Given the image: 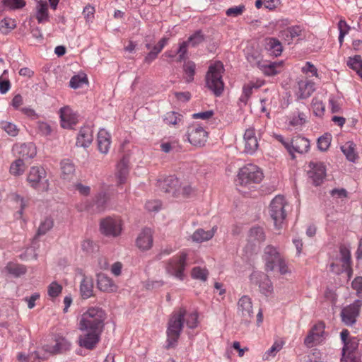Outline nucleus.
<instances>
[{
    "mask_svg": "<svg viewBox=\"0 0 362 362\" xmlns=\"http://www.w3.org/2000/svg\"><path fill=\"white\" fill-rule=\"evenodd\" d=\"M105 311L96 306L83 310L78 318V329L84 332L78 338V344L87 349H93L99 342L105 326Z\"/></svg>",
    "mask_w": 362,
    "mask_h": 362,
    "instance_id": "nucleus-1",
    "label": "nucleus"
},
{
    "mask_svg": "<svg viewBox=\"0 0 362 362\" xmlns=\"http://www.w3.org/2000/svg\"><path fill=\"white\" fill-rule=\"evenodd\" d=\"M186 315L185 308H180L174 312L169 320L167 328V346L173 347L177 343L183 327L184 316Z\"/></svg>",
    "mask_w": 362,
    "mask_h": 362,
    "instance_id": "nucleus-2",
    "label": "nucleus"
},
{
    "mask_svg": "<svg viewBox=\"0 0 362 362\" xmlns=\"http://www.w3.org/2000/svg\"><path fill=\"white\" fill-rule=\"evenodd\" d=\"M264 178L262 170L257 165L248 163L240 168L237 175V182L245 187L259 183Z\"/></svg>",
    "mask_w": 362,
    "mask_h": 362,
    "instance_id": "nucleus-3",
    "label": "nucleus"
},
{
    "mask_svg": "<svg viewBox=\"0 0 362 362\" xmlns=\"http://www.w3.org/2000/svg\"><path fill=\"white\" fill-rule=\"evenodd\" d=\"M223 71V64L221 62H216L209 66L206 74V86L216 95H221L223 90L224 85L222 80Z\"/></svg>",
    "mask_w": 362,
    "mask_h": 362,
    "instance_id": "nucleus-4",
    "label": "nucleus"
},
{
    "mask_svg": "<svg viewBox=\"0 0 362 362\" xmlns=\"http://www.w3.org/2000/svg\"><path fill=\"white\" fill-rule=\"evenodd\" d=\"M187 258V254L185 252H181L170 258L165 264L166 273L180 281H183L185 278Z\"/></svg>",
    "mask_w": 362,
    "mask_h": 362,
    "instance_id": "nucleus-5",
    "label": "nucleus"
},
{
    "mask_svg": "<svg viewBox=\"0 0 362 362\" xmlns=\"http://www.w3.org/2000/svg\"><path fill=\"white\" fill-rule=\"evenodd\" d=\"M29 185L38 192H45L49 189L47 173L42 167H31L27 176Z\"/></svg>",
    "mask_w": 362,
    "mask_h": 362,
    "instance_id": "nucleus-6",
    "label": "nucleus"
},
{
    "mask_svg": "<svg viewBox=\"0 0 362 362\" xmlns=\"http://www.w3.org/2000/svg\"><path fill=\"white\" fill-rule=\"evenodd\" d=\"M288 203L284 196L277 195L271 202L269 214L274 221L276 228H280L286 217Z\"/></svg>",
    "mask_w": 362,
    "mask_h": 362,
    "instance_id": "nucleus-7",
    "label": "nucleus"
},
{
    "mask_svg": "<svg viewBox=\"0 0 362 362\" xmlns=\"http://www.w3.org/2000/svg\"><path fill=\"white\" fill-rule=\"evenodd\" d=\"M350 251L345 247H340L339 257L330 265L332 272L335 274H340L345 272L349 279L351 278L353 271L351 268Z\"/></svg>",
    "mask_w": 362,
    "mask_h": 362,
    "instance_id": "nucleus-8",
    "label": "nucleus"
},
{
    "mask_svg": "<svg viewBox=\"0 0 362 362\" xmlns=\"http://www.w3.org/2000/svg\"><path fill=\"white\" fill-rule=\"evenodd\" d=\"M177 33L176 30V25H174L166 31V35L163 36L156 45L151 46L150 44H146V47L150 49V52L146 55L144 58V62L147 64L151 63L154 61L158 54L163 50V49L168 45L170 37L175 35Z\"/></svg>",
    "mask_w": 362,
    "mask_h": 362,
    "instance_id": "nucleus-9",
    "label": "nucleus"
},
{
    "mask_svg": "<svg viewBox=\"0 0 362 362\" xmlns=\"http://www.w3.org/2000/svg\"><path fill=\"white\" fill-rule=\"evenodd\" d=\"M122 221L118 218L107 217L101 220L100 223L101 233L107 237H119L122 234Z\"/></svg>",
    "mask_w": 362,
    "mask_h": 362,
    "instance_id": "nucleus-10",
    "label": "nucleus"
},
{
    "mask_svg": "<svg viewBox=\"0 0 362 362\" xmlns=\"http://www.w3.org/2000/svg\"><path fill=\"white\" fill-rule=\"evenodd\" d=\"M187 136L188 141L193 146L197 147L204 146L208 139V133L198 124H192L189 126L187 131Z\"/></svg>",
    "mask_w": 362,
    "mask_h": 362,
    "instance_id": "nucleus-11",
    "label": "nucleus"
},
{
    "mask_svg": "<svg viewBox=\"0 0 362 362\" xmlns=\"http://www.w3.org/2000/svg\"><path fill=\"white\" fill-rule=\"evenodd\" d=\"M237 313L241 317L242 322L248 325L253 318V306L252 299L247 296H243L237 304Z\"/></svg>",
    "mask_w": 362,
    "mask_h": 362,
    "instance_id": "nucleus-12",
    "label": "nucleus"
},
{
    "mask_svg": "<svg viewBox=\"0 0 362 362\" xmlns=\"http://www.w3.org/2000/svg\"><path fill=\"white\" fill-rule=\"evenodd\" d=\"M308 168V176L312 183L315 186L321 185L326 176L325 165L321 162L312 161Z\"/></svg>",
    "mask_w": 362,
    "mask_h": 362,
    "instance_id": "nucleus-13",
    "label": "nucleus"
},
{
    "mask_svg": "<svg viewBox=\"0 0 362 362\" xmlns=\"http://www.w3.org/2000/svg\"><path fill=\"white\" fill-rule=\"evenodd\" d=\"M361 305L362 301L356 300L354 303L345 307L341 310V320L346 325L351 326L356 322Z\"/></svg>",
    "mask_w": 362,
    "mask_h": 362,
    "instance_id": "nucleus-14",
    "label": "nucleus"
},
{
    "mask_svg": "<svg viewBox=\"0 0 362 362\" xmlns=\"http://www.w3.org/2000/svg\"><path fill=\"white\" fill-rule=\"evenodd\" d=\"M60 124L62 128L71 129L78 122V115L72 108L68 105L60 108L59 111Z\"/></svg>",
    "mask_w": 362,
    "mask_h": 362,
    "instance_id": "nucleus-15",
    "label": "nucleus"
},
{
    "mask_svg": "<svg viewBox=\"0 0 362 362\" xmlns=\"http://www.w3.org/2000/svg\"><path fill=\"white\" fill-rule=\"evenodd\" d=\"M250 280L258 284L260 291L266 296H270L273 292V286L269 276L259 272H254L250 275Z\"/></svg>",
    "mask_w": 362,
    "mask_h": 362,
    "instance_id": "nucleus-16",
    "label": "nucleus"
},
{
    "mask_svg": "<svg viewBox=\"0 0 362 362\" xmlns=\"http://www.w3.org/2000/svg\"><path fill=\"white\" fill-rule=\"evenodd\" d=\"M12 151L15 156L23 159V160L33 158L37 154L36 147L35 144L31 142L16 144L13 146Z\"/></svg>",
    "mask_w": 362,
    "mask_h": 362,
    "instance_id": "nucleus-17",
    "label": "nucleus"
},
{
    "mask_svg": "<svg viewBox=\"0 0 362 362\" xmlns=\"http://www.w3.org/2000/svg\"><path fill=\"white\" fill-rule=\"evenodd\" d=\"M315 90V83L307 78L300 79L298 81L294 88V93L298 100L306 99L313 94Z\"/></svg>",
    "mask_w": 362,
    "mask_h": 362,
    "instance_id": "nucleus-18",
    "label": "nucleus"
},
{
    "mask_svg": "<svg viewBox=\"0 0 362 362\" xmlns=\"http://www.w3.org/2000/svg\"><path fill=\"white\" fill-rule=\"evenodd\" d=\"M157 186L161 191L166 193H171L175 197H177V193L180 192L179 189H177L179 180L175 176H168L163 179H159L157 182Z\"/></svg>",
    "mask_w": 362,
    "mask_h": 362,
    "instance_id": "nucleus-19",
    "label": "nucleus"
},
{
    "mask_svg": "<svg viewBox=\"0 0 362 362\" xmlns=\"http://www.w3.org/2000/svg\"><path fill=\"white\" fill-rule=\"evenodd\" d=\"M281 258V255L276 247L272 245H267L265 247L264 259L265 260L267 270L273 271L276 267V262L279 261Z\"/></svg>",
    "mask_w": 362,
    "mask_h": 362,
    "instance_id": "nucleus-20",
    "label": "nucleus"
},
{
    "mask_svg": "<svg viewBox=\"0 0 362 362\" xmlns=\"http://www.w3.org/2000/svg\"><path fill=\"white\" fill-rule=\"evenodd\" d=\"M153 232L151 228L143 229L136 240V245L141 250H148L153 245Z\"/></svg>",
    "mask_w": 362,
    "mask_h": 362,
    "instance_id": "nucleus-21",
    "label": "nucleus"
},
{
    "mask_svg": "<svg viewBox=\"0 0 362 362\" xmlns=\"http://www.w3.org/2000/svg\"><path fill=\"white\" fill-rule=\"evenodd\" d=\"M93 141V129L90 126H83L76 137V146L87 148Z\"/></svg>",
    "mask_w": 362,
    "mask_h": 362,
    "instance_id": "nucleus-22",
    "label": "nucleus"
},
{
    "mask_svg": "<svg viewBox=\"0 0 362 362\" xmlns=\"http://www.w3.org/2000/svg\"><path fill=\"white\" fill-rule=\"evenodd\" d=\"M245 151L247 153H254L258 148V141L255 129L250 127L246 129L244 136Z\"/></svg>",
    "mask_w": 362,
    "mask_h": 362,
    "instance_id": "nucleus-23",
    "label": "nucleus"
},
{
    "mask_svg": "<svg viewBox=\"0 0 362 362\" xmlns=\"http://www.w3.org/2000/svg\"><path fill=\"white\" fill-rule=\"evenodd\" d=\"M284 67V62H269L264 60L258 67L262 72L269 76H275L281 72Z\"/></svg>",
    "mask_w": 362,
    "mask_h": 362,
    "instance_id": "nucleus-24",
    "label": "nucleus"
},
{
    "mask_svg": "<svg viewBox=\"0 0 362 362\" xmlns=\"http://www.w3.org/2000/svg\"><path fill=\"white\" fill-rule=\"evenodd\" d=\"M264 48L269 55L274 57L280 56L283 51V47L280 41L274 37L264 39Z\"/></svg>",
    "mask_w": 362,
    "mask_h": 362,
    "instance_id": "nucleus-25",
    "label": "nucleus"
},
{
    "mask_svg": "<svg viewBox=\"0 0 362 362\" xmlns=\"http://www.w3.org/2000/svg\"><path fill=\"white\" fill-rule=\"evenodd\" d=\"M97 142L100 152L104 154L107 153L111 145V136L105 129H100L99 130Z\"/></svg>",
    "mask_w": 362,
    "mask_h": 362,
    "instance_id": "nucleus-26",
    "label": "nucleus"
},
{
    "mask_svg": "<svg viewBox=\"0 0 362 362\" xmlns=\"http://www.w3.org/2000/svg\"><path fill=\"white\" fill-rule=\"evenodd\" d=\"M48 354L46 349H40L28 355L21 353L18 355V359L21 362H40L47 358Z\"/></svg>",
    "mask_w": 362,
    "mask_h": 362,
    "instance_id": "nucleus-27",
    "label": "nucleus"
},
{
    "mask_svg": "<svg viewBox=\"0 0 362 362\" xmlns=\"http://www.w3.org/2000/svg\"><path fill=\"white\" fill-rule=\"evenodd\" d=\"M309 148L310 141L305 137L296 136L291 141V148L293 151V158H294V153H304L308 152Z\"/></svg>",
    "mask_w": 362,
    "mask_h": 362,
    "instance_id": "nucleus-28",
    "label": "nucleus"
},
{
    "mask_svg": "<svg viewBox=\"0 0 362 362\" xmlns=\"http://www.w3.org/2000/svg\"><path fill=\"white\" fill-rule=\"evenodd\" d=\"M216 231V227H213L211 230H204L202 228L196 230L190 236L192 242L201 243L211 240Z\"/></svg>",
    "mask_w": 362,
    "mask_h": 362,
    "instance_id": "nucleus-29",
    "label": "nucleus"
},
{
    "mask_svg": "<svg viewBox=\"0 0 362 362\" xmlns=\"http://www.w3.org/2000/svg\"><path fill=\"white\" fill-rule=\"evenodd\" d=\"M71 346L70 341L65 337L58 335L55 338V344L53 347L46 349L48 354H55L69 350Z\"/></svg>",
    "mask_w": 362,
    "mask_h": 362,
    "instance_id": "nucleus-30",
    "label": "nucleus"
},
{
    "mask_svg": "<svg viewBox=\"0 0 362 362\" xmlns=\"http://www.w3.org/2000/svg\"><path fill=\"white\" fill-rule=\"evenodd\" d=\"M98 287L100 291L105 292H114L117 291V286L114 281L111 278L105 274L98 275Z\"/></svg>",
    "mask_w": 362,
    "mask_h": 362,
    "instance_id": "nucleus-31",
    "label": "nucleus"
},
{
    "mask_svg": "<svg viewBox=\"0 0 362 362\" xmlns=\"http://www.w3.org/2000/svg\"><path fill=\"white\" fill-rule=\"evenodd\" d=\"M129 174L128 160L122 158L116 166L115 175L119 185L126 182Z\"/></svg>",
    "mask_w": 362,
    "mask_h": 362,
    "instance_id": "nucleus-32",
    "label": "nucleus"
},
{
    "mask_svg": "<svg viewBox=\"0 0 362 362\" xmlns=\"http://www.w3.org/2000/svg\"><path fill=\"white\" fill-rule=\"evenodd\" d=\"M301 31L302 29L299 25L289 27L281 30L279 37L290 44L295 37L300 35Z\"/></svg>",
    "mask_w": 362,
    "mask_h": 362,
    "instance_id": "nucleus-33",
    "label": "nucleus"
},
{
    "mask_svg": "<svg viewBox=\"0 0 362 362\" xmlns=\"http://www.w3.org/2000/svg\"><path fill=\"white\" fill-rule=\"evenodd\" d=\"M343 344L341 360H344L345 358L349 356H356L354 351L357 349L358 346V341L356 337H351Z\"/></svg>",
    "mask_w": 362,
    "mask_h": 362,
    "instance_id": "nucleus-34",
    "label": "nucleus"
},
{
    "mask_svg": "<svg viewBox=\"0 0 362 362\" xmlns=\"http://www.w3.org/2000/svg\"><path fill=\"white\" fill-rule=\"evenodd\" d=\"M80 292L83 298H88L93 296V282L90 277L84 276L80 284Z\"/></svg>",
    "mask_w": 362,
    "mask_h": 362,
    "instance_id": "nucleus-35",
    "label": "nucleus"
},
{
    "mask_svg": "<svg viewBox=\"0 0 362 362\" xmlns=\"http://www.w3.org/2000/svg\"><path fill=\"white\" fill-rule=\"evenodd\" d=\"M61 171L62 178L71 180L75 173V166L69 159H64L61 162Z\"/></svg>",
    "mask_w": 362,
    "mask_h": 362,
    "instance_id": "nucleus-36",
    "label": "nucleus"
},
{
    "mask_svg": "<svg viewBox=\"0 0 362 362\" xmlns=\"http://www.w3.org/2000/svg\"><path fill=\"white\" fill-rule=\"evenodd\" d=\"M4 271L15 277H19L25 274L26 268L22 264L11 262L6 264Z\"/></svg>",
    "mask_w": 362,
    "mask_h": 362,
    "instance_id": "nucleus-37",
    "label": "nucleus"
},
{
    "mask_svg": "<svg viewBox=\"0 0 362 362\" xmlns=\"http://www.w3.org/2000/svg\"><path fill=\"white\" fill-rule=\"evenodd\" d=\"M265 239L263 229L260 227H255L250 229L248 234V243L255 245Z\"/></svg>",
    "mask_w": 362,
    "mask_h": 362,
    "instance_id": "nucleus-38",
    "label": "nucleus"
},
{
    "mask_svg": "<svg viewBox=\"0 0 362 362\" xmlns=\"http://www.w3.org/2000/svg\"><path fill=\"white\" fill-rule=\"evenodd\" d=\"M341 149L346 158L351 162H355L357 158L356 144L353 141H347L341 146Z\"/></svg>",
    "mask_w": 362,
    "mask_h": 362,
    "instance_id": "nucleus-39",
    "label": "nucleus"
},
{
    "mask_svg": "<svg viewBox=\"0 0 362 362\" xmlns=\"http://www.w3.org/2000/svg\"><path fill=\"white\" fill-rule=\"evenodd\" d=\"M88 81L86 74L84 73H80L71 77L69 81V86L74 89H77L88 84Z\"/></svg>",
    "mask_w": 362,
    "mask_h": 362,
    "instance_id": "nucleus-40",
    "label": "nucleus"
},
{
    "mask_svg": "<svg viewBox=\"0 0 362 362\" xmlns=\"http://www.w3.org/2000/svg\"><path fill=\"white\" fill-rule=\"evenodd\" d=\"M191 276L194 279L205 282L208 279L209 271L206 267H194L191 271Z\"/></svg>",
    "mask_w": 362,
    "mask_h": 362,
    "instance_id": "nucleus-41",
    "label": "nucleus"
},
{
    "mask_svg": "<svg viewBox=\"0 0 362 362\" xmlns=\"http://www.w3.org/2000/svg\"><path fill=\"white\" fill-rule=\"evenodd\" d=\"M245 56L247 62L253 66L259 67L262 61H264L261 54L257 50L250 52L247 49Z\"/></svg>",
    "mask_w": 362,
    "mask_h": 362,
    "instance_id": "nucleus-42",
    "label": "nucleus"
},
{
    "mask_svg": "<svg viewBox=\"0 0 362 362\" xmlns=\"http://www.w3.org/2000/svg\"><path fill=\"white\" fill-rule=\"evenodd\" d=\"M261 86V84L254 82H249L245 84L243 88V94L240 97V100L245 103H247V100L252 93L253 89H257Z\"/></svg>",
    "mask_w": 362,
    "mask_h": 362,
    "instance_id": "nucleus-43",
    "label": "nucleus"
},
{
    "mask_svg": "<svg viewBox=\"0 0 362 362\" xmlns=\"http://www.w3.org/2000/svg\"><path fill=\"white\" fill-rule=\"evenodd\" d=\"M347 65L355 70L358 76L362 78V59L360 55H356L350 57L347 62Z\"/></svg>",
    "mask_w": 362,
    "mask_h": 362,
    "instance_id": "nucleus-44",
    "label": "nucleus"
},
{
    "mask_svg": "<svg viewBox=\"0 0 362 362\" xmlns=\"http://www.w3.org/2000/svg\"><path fill=\"white\" fill-rule=\"evenodd\" d=\"M48 7L47 2H39L36 6V18L39 22L47 21Z\"/></svg>",
    "mask_w": 362,
    "mask_h": 362,
    "instance_id": "nucleus-45",
    "label": "nucleus"
},
{
    "mask_svg": "<svg viewBox=\"0 0 362 362\" xmlns=\"http://www.w3.org/2000/svg\"><path fill=\"white\" fill-rule=\"evenodd\" d=\"M25 170V165L23 159L18 158L13 161L10 166V173L13 175H23Z\"/></svg>",
    "mask_w": 362,
    "mask_h": 362,
    "instance_id": "nucleus-46",
    "label": "nucleus"
},
{
    "mask_svg": "<svg viewBox=\"0 0 362 362\" xmlns=\"http://www.w3.org/2000/svg\"><path fill=\"white\" fill-rule=\"evenodd\" d=\"M196 64L192 61H188L184 64L183 70L185 73V78L187 82H192L194 79L195 74Z\"/></svg>",
    "mask_w": 362,
    "mask_h": 362,
    "instance_id": "nucleus-47",
    "label": "nucleus"
},
{
    "mask_svg": "<svg viewBox=\"0 0 362 362\" xmlns=\"http://www.w3.org/2000/svg\"><path fill=\"white\" fill-rule=\"evenodd\" d=\"M54 225V221L52 218L49 217L45 218L42 220L39 226L37 236H40L46 234L49 230H50Z\"/></svg>",
    "mask_w": 362,
    "mask_h": 362,
    "instance_id": "nucleus-48",
    "label": "nucleus"
},
{
    "mask_svg": "<svg viewBox=\"0 0 362 362\" xmlns=\"http://www.w3.org/2000/svg\"><path fill=\"white\" fill-rule=\"evenodd\" d=\"M284 344V342L283 341H275L272 347L264 353L263 358L268 360L270 357H274L276 353L283 348Z\"/></svg>",
    "mask_w": 362,
    "mask_h": 362,
    "instance_id": "nucleus-49",
    "label": "nucleus"
},
{
    "mask_svg": "<svg viewBox=\"0 0 362 362\" xmlns=\"http://www.w3.org/2000/svg\"><path fill=\"white\" fill-rule=\"evenodd\" d=\"M189 44L187 41H183L179 43V47L177 49L178 57L176 58L175 62H181L186 59Z\"/></svg>",
    "mask_w": 362,
    "mask_h": 362,
    "instance_id": "nucleus-50",
    "label": "nucleus"
},
{
    "mask_svg": "<svg viewBox=\"0 0 362 362\" xmlns=\"http://www.w3.org/2000/svg\"><path fill=\"white\" fill-rule=\"evenodd\" d=\"M312 110L313 113L317 116L321 117L325 112V105L322 101L317 98H314L312 100Z\"/></svg>",
    "mask_w": 362,
    "mask_h": 362,
    "instance_id": "nucleus-51",
    "label": "nucleus"
},
{
    "mask_svg": "<svg viewBox=\"0 0 362 362\" xmlns=\"http://www.w3.org/2000/svg\"><path fill=\"white\" fill-rule=\"evenodd\" d=\"M184 321H185L187 326L189 328H195L198 325V315L196 312L187 313L184 316Z\"/></svg>",
    "mask_w": 362,
    "mask_h": 362,
    "instance_id": "nucleus-52",
    "label": "nucleus"
},
{
    "mask_svg": "<svg viewBox=\"0 0 362 362\" xmlns=\"http://www.w3.org/2000/svg\"><path fill=\"white\" fill-rule=\"evenodd\" d=\"M62 291V286L57 281H52L47 287V294L51 298L57 297Z\"/></svg>",
    "mask_w": 362,
    "mask_h": 362,
    "instance_id": "nucleus-53",
    "label": "nucleus"
},
{
    "mask_svg": "<svg viewBox=\"0 0 362 362\" xmlns=\"http://www.w3.org/2000/svg\"><path fill=\"white\" fill-rule=\"evenodd\" d=\"M322 339L317 336V334L314 332L310 331L308 336L305 338L304 344L308 347H313L315 345L320 344Z\"/></svg>",
    "mask_w": 362,
    "mask_h": 362,
    "instance_id": "nucleus-54",
    "label": "nucleus"
},
{
    "mask_svg": "<svg viewBox=\"0 0 362 362\" xmlns=\"http://www.w3.org/2000/svg\"><path fill=\"white\" fill-rule=\"evenodd\" d=\"M182 120V116L175 112H168L165 115L164 121L167 124L169 125H176L180 123Z\"/></svg>",
    "mask_w": 362,
    "mask_h": 362,
    "instance_id": "nucleus-55",
    "label": "nucleus"
},
{
    "mask_svg": "<svg viewBox=\"0 0 362 362\" xmlns=\"http://www.w3.org/2000/svg\"><path fill=\"white\" fill-rule=\"evenodd\" d=\"M1 127L9 136H16L18 134L16 125L11 122L3 121L1 122Z\"/></svg>",
    "mask_w": 362,
    "mask_h": 362,
    "instance_id": "nucleus-56",
    "label": "nucleus"
},
{
    "mask_svg": "<svg viewBox=\"0 0 362 362\" xmlns=\"http://www.w3.org/2000/svg\"><path fill=\"white\" fill-rule=\"evenodd\" d=\"M301 71L309 77L318 76L317 69L310 62H307L301 68Z\"/></svg>",
    "mask_w": 362,
    "mask_h": 362,
    "instance_id": "nucleus-57",
    "label": "nucleus"
},
{
    "mask_svg": "<svg viewBox=\"0 0 362 362\" xmlns=\"http://www.w3.org/2000/svg\"><path fill=\"white\" fill-rule=\"evenodd\" d=\"M331 143V136L329 134H325L320 136L317 141V147L321 151H326Z\"/></svg>",
    "mask_w": 362,
    "mask_h": 362,
    "instance_id": "nucleus-58",
    "label": "nucleus"
},
{
    "mask_svg": "<svg viewBox=\"0 0 362 362\" xmlns=\"http://www.w3.org/2000/svg\"><path fill=\"white\" fill-rule=\"evenodd\" d=\"M4 5L11 9L21 8L25 5L24 0H4Z\"/></svg>",
    "mask_w": 362,
    "mask_h": 362,
    "instance_id": "nucleus-59",
    "label": "nucleus"
},
{
    "mask_svg": "<svg viewBox=\"0 0 362 362\" xmlns=\"http://www.w3.org/2000/svg\"><path fill=\"white\" fill-rule=\"evenodd\" d=\"M244 5H239L237 6H233L227 9L226 13L228 16H240L245 11Z\"/></svg>",
    "mask_w": 362,
    "mask_h": 362,
    "instance_id": "nucleus-60",
    "label": "nucleus"
},
{
    "mask_svg": "<svg viewBox=\"0 0 362 362\" xmlns=\"http://www.w3.org/2000/svg\"><path fill=\"white\" fill-rule=\"evenodd\" d=\"M305 122V115L303 113H298L297 116H293L289 120V125L293 127L301 126Z\"/></svg>",
    "mask_w": 362,
    "mask_h": 362,
    "instance_id": "nucleus-61",
    "label": "nucleus"
},
{
    "mask_svg": "<svg viewBox=\"0 0 362 362\" xmlns=\"http://www.w3.org/2000/svg\"><path fill=\"white\" fill-rule=\"evenodd\" d=\"M352 288L356 292V295L362 298V277L358 276L352 282Z\"/></svg>",
    "mask_w": 362,
    "mask_h": 362,
    "instance_id": "nucleus-62",
    "label": "nucleus"
},
{
    "mask_svg": "<svg viewBox=\"0 0 362 362\" xmlns=\"http://www.w3.org/2000/svg\"><path fill=\"white\" fill-rule=\"evenodd\" d=\"M160 203L157 200L148 201L145 204V208L151 212L158 211L160 209Z\"/></svg>",
    "mask_w": 362,
    "mask_h": 362,
    "instance_id": "nucleus-63",
    "label": "nucleus"
},
{
    "mask_svg": "<svg viewBox=\"0 0 362 362\" xmlns=\"http://www.w3.org/2000/svg\"><path fill=\"white\" fill-rule=\"evenodd\" d=\"M204 40L203 35L201 31L196 32L194 35L190 36L187 40L192 46L199 44Z\"/></svg>",
    "mask_w": 362,
    "mask_h": 362,
    "instance_id": "nucleus-64",
    "label": "nucleus"
}]
</instances>
